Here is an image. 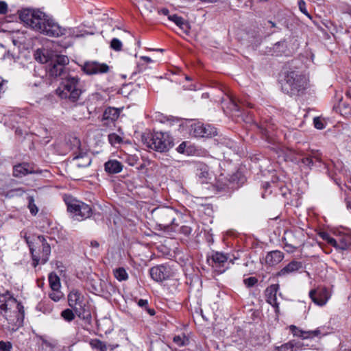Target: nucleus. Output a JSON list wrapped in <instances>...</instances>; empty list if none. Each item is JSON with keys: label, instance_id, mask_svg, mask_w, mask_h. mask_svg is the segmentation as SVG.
<instances>
[{"label": "nucleus", "instance_id": "f257e3e1", "mask_svg": "<svg viewBox=\"0 0 351 351\" xmlns=\"http://www.w3.org/2000/svg\"><path fill=\"white\" fill-rule=\"evenodd\" d=\"M24 319L23 306L10 291L0 293V324L11 331L22 326Z\"/></svg>", "mask_w": 351, "mask_h": 351}, {"label": "nucleus", "instance_id": "f03ea898", "mask_svg": "<svg viewBox=\"0 0 351 351\" xmlns=\"http://www.w3.org/2000/svg\"><path fill=\"white\" fill-rule=\"evenodd\" d=\"M20 19L27 26L45 36L60 37L65 33L64 27L40 10H23L20 13Z\"/></svg>", "mask_w": 351, "mask_h": 351}, {"label": "nucleus", "instance_id": "7ed1b4c3", "mask_svg": "<svg viewBox=\"0 0 351 351\" xmlns=\"http://www.w3.org/2000/svg\"><path fill=\"white\" fill-rule=\"evenodd\" d=\"M25 242L29 247L32 258V265L36 267L39 264L46 263L51 254L50 245L41 235H24Z\"/></svg>", "mask_w": 351, "mask_h": 351}, {"label": "nucleus", "instance_id": "20e7f679", "mask_svg": "<svg viewBox=\"0 0 351 351\" xmlns=\"http://www.w3.org/2000/svg\"><path fill=\"white\" fill-rule=\"evenodd\" d=\"M67 154H69L70 162L77 167L84 168L91 164L90 154L82 146L80 140L77 136H70L69 143H67Z\"/></svg>", "mask_w": 351, "mask_h": 351}, {"label": "nucleus", "instance_id": "39448f33", "mask_svg": "<svg viewBox=\"0 0 351 351\" xmlns=\"http://www.w3.org/2000/svg\"><path fill=\"white\" fill-rule=\"evenodd\" d=\"M308 77L298 71H289L285 75L282 84V90L284 93L295 95H298L308 87Z\"/></svg>", "mask_w": 351, "mask_h": 351}, {"label": "nucleus", "instance_id": "423d86ee", "mask_svg": "<svg viewBox=\"0 0 351 351\" xmlns=\"http://www.w3.org/2000/svg\"><path fill=\"white\" fill-rule=\"evenodd\" d=\"M83 297L77 290H72L67 296V302L71 308H67V322L77 316L81 319H88L90 315L84 309Z\"/></svg>", "mask_w": 351, "mask_h": 351}, {"label": "nucleus", "instance_id": "0eeeda50", "mask_svg": "<svg viewBox=\"0 0 351 351\" xmlns=\"http://www.w3.org/2000/svg\"><path fill=\"white\" fill-rule=\"evenodd\" d=\"M67 213L72 222H80L91 216L92 208L88 204L67 196Z\"/></svg>", "mask_w": 351, "mask_h": 351}, {"label": "nucleus", "instance_id": "6e6552de", "mask_svg": "<svg viewBox=\"0 0 351 351\" xmlns=\"http://www.w3.org/2000/svg\"><path fill=\"white\" fill-rule=\"evenodd\" d=\"M147 147L159 152L169 151L173 146V140L167 132H155L145 139Z\"/></svg>", "mask_w": 351, "mask_h": 351}, {"label": "nucleus", "instance_id": "1a4fd4ad", "mask_svg": "<svg viewBox=\"0 0 351 351\" xmlns=\"http://www.w3.org/2000/svg\"><path fill=\"white\" fill-rule=\"evenodd\" d=\"M67 92L70 93L69 95H67V106L69 105V108L84 104L81 97L83 91L78 78L67 76Z\"/></svg>", "mask_w": 351, "mask_h": 351}, {"label": "nucleus", "instance_id": "9d476101", "mask_svg": "<svg viewBox=\"0 0 351 351\" xmlns=\"http://www.w3.org/2000/svg\"><path fill=\"white\" fill-rule=\"evenodd\" d=\"M153 213L158 226L162 228L166 229L174 224L177 213L173 209L169 207L158 208Z\"/></svg>", "mask_w": 351, "mask_h": 351}, {"label": "nucleus", "instance_id": "9b49d317", "mask_svg": "<svg viewBox=\"0 0 351 351\" xmlns=\"http://www.w3.org/2000/svg\"><path fill=\"white\" fill-rule=\"evenodd\" d=\"M319 236L337 250H346L351 246V235L348 234H340L333 238L328 232H322L319 233Z\"/></svg>", "mask_w": 351, "mask_h": 351}, {"label": "nucleus", "instance_id": "f8f14e48", "mask_svg": "<svg viewBox=\"0 0 351 351\" xmlns=\"http://www.w3.org/2000/svg\"><path fill=\"white\" fill-rule=\"evenodd\" d=\"M191 132L195 137L210 138L217 134V130L209 124L195 123L191 126Z\"/></svg>", "mask_w": 351, "mask_h": 351}, {"label": "nucleus", "instance_id": "ddd939ff", "mask_svg": "<svg viewBox=\"0 0 351 351\" xmlns=\"http://www.w3.org/2000/svg\"><path fill=\"white\" fill-rule=\"evenodd\" d=\"M152 278L156 282H162L171 275L170 267L166 265H159L153 267L149 270Z\"/></svg>", "mask_w": 351, "mask_h": 351}, {"label": "nucleus", "instance_id": "4468645a", "mask_svg": "<svg viewBox=\"0 0 351 351\" xmlns=\"http://www.w3.org/2000/svg\"><path fill=\"white\" fill-rule=\"evenodd\" d=\"M109 69V66L106 63H99L96 61L86 62L82 67V70L88 75L106 73Z\"/></svg>", "mask_w": 351, "mask_h": 351}, {"label": "nucleus", "instance_id": "2eb2a0df", "mask_svg": "<svg viewBox=\"0 0 351 351\" xmlns=\"http://www.w3.org/2000/svg\"><path fill=\"white\" fill-rule=\"evenodd\" d=\"M290 330L294 336L301 337L304 339L320 337L321 336H324L326 334V332L323 331V328H317L313 330L304 331L299 329L295 326L291 325L290 326Z\"/></svg>", "mask_w": 351, "mask_h": 351}, {"label": "nucleus", "instance_id": "dca6fc26", "mask_svg": "<svg viewBox=\"0 0 351 351\" xmlns=\"http://www.w3.org/2000/svg\"><path fill=\"white\" fill-rule=\"evenodd\" d=\"M309 297L315 304L319 306H324L330 298V293L326 288L324 287L317 290H311Z\"/></svg>", "mask_w": 351, "mask_h": 351}, {"label": "nucleus", "instance_id": "f3484780", "mask_svg": "<svg viewBox=\"0 0 351 351\" xmlns=\"http://www.w3.org/2000/svg\"><path fill=\"white\" fill-rule=\"evenodd\" d=\"M65 69L64 56H56L55 58L51 60L49 71L51 75L58 77L64 75Z\"/></svg>", "mask_w": 351, "mask_h": 351}, {"label": "nucleus", "instance_id": "a211bd4d", "mask_svg": "<svg viewBox=\"0 0 351 351\" xmlns=\"http://www.w3.org/2000/svg\"><path fill=\"white\" fill-rule=\"evenodd\" d=\"M36 343L43 351H55L59 348L57 340L45 335H36Z\"/></svg>", "mask_w": 351, "mask_h": 351}, {"label": "nucleus", "instance_id": "6ab92c4d", "mask_svg": "<svg viewBox=\"0 0 351 351\" xmlns=\"http://www.w3.org/2000/svg\"><path fill=\"white\" fill-rule=\"evenodd\" d=\"M279 289L278 284H274L268 287L265 290L266 301L272 306L276 308L277 311L279 308V304L277 302V293Z\"/></svg>", "mask_w": 351, "mask_h": 351}, {"label": "nucleus", "instance_id": "aec40b11", "mask_svg": "<svg viewBox=\"0 0 351 351\" xmlns=\"http://www.w3.org/2000/svg\"><path fill=\"white\" fill-rule=\"evenodd\" d=\"M229 256L226 254L219 252H215L211 256L212 265L217 268L226 267ZM220 273L225 271V269H219Z\"/></svg>", "mask_w": 351, "mask_h": 351}, {"label": "nucleus", "instance_id": "412c9836", "mask_svg": "<svg viewBox=\"0 0 351 351\" xmlns=\"http://www.w3.org/2000/svg\"><path fill=\"white\" fill-rule=\"evenodd\" d=\"M41 171L34 170L27 163L20 164L14 167L13 175L15 177L25 176L29 173H40Z\"/></svg>", "mask_w": 351, "mask_h": 351}, {"label": "nucleus", "instance_id": "4be33fe9", "mask_svg": "<svg viewBox=\"0 0 351 351\" xmlns=\"http://www.w3.org/2000/svg\"><path fill=\"white\" fill-rule=\"evenodd\" d=\"M302 268V264L301 262L293 261L288 265L284 267L278 273V276H285L298 271L299 269Z\"/></svg>", "mask_w": 351, "mask_h": 351}, {"label": "nucleus", "instance_id": "5701e85b", "mask_svg": "<svg viewBox=\"0 0 351 351\" xmlns=\"http://www.w3.org/2000/svg\"><path fill=\"white\" fill-rule=\"evenodd\" d=\"M283 258L284 254L282 252L278 250H274L267 254L265 261L266 264L273 266L281 262Z\"/></svg>", "mask_w": 351, "mask_h": 351}, {"label": "nucleus", "instance_id": "b1692460", "mask_svg": "<svg viewBox=\"0 0 351 351\" xmlns=\"http://www.w3.org/2000/svg\"><path fill=\"white\" fill-rule=\"evenodd\" d=\"M104 169L110 174L118 173L122 171L123 165L117 160H109L105 162Z\"/></svg>", "mask_w": 351, "mask_h": 351}, {"label": "nucleus", "instance_id": "393cba45", "mask_svg": "<svg viewBox=\"0 0 351 351\" xmlns=\"http://www.w3.org/2000/svg\"><path fill=\"white\" fill-rule=\"evenodd\" d=\"M196 169L197 175L200 179H202V182L210 179V173L208 165L204 163L199 162L196 165Z\"/></svg>", "mask_w": 351, "mask_h": 351}, {"label": "nucleus", "instance_id": "a878e982", "mask_svg": "<svg viewBox=\"0 0 351 351\" xmlns=\"http://www.w3.org/2000/svg\"><path fill=\"white\" fill-rule=\"evenodd\" d=\"M169 19L175 23L184 32H187L190 29L189 23L182 17L179 16L177 14L169 15Z\"/></svg>", "mask_w": 351, "mask_h": 351}, {"label": "nucleus", "instance_id": "bb28decb", "mask_svg": "<svg viewBox=\"0 0 351 351\" xmlns=\"http://www.w3.org/2000/svg\"><path fill=\"white\" fill-rule=\"evenodd\" d=\"M120 114V110L118 108L109 107L106 108L103 114V120L114 121L118 119Z\"/></svg>", "mask_w": 351, "mask_h": 351}, {"label": "nucleus", "instance_id": "cd10ccee", "mask_svg": "<svg viewBox=\"0 0 351 351\" xmlns=\"http://www.w3.org/2000/svg\"><path fill=\"white\" fill-rule=\"evenodd\" d=\"M302 348V343L290 341L276 348L277 351H297Z\"/></svg>", "mask_w": 351, "mask_h": 351}, {"label": "nucleus", "instance_id": "c85d7f7f", "mask_svg": "<svg viewBox=\"0 0 351 351\" xmlns=\"http://www.w3.org/2000/svg\"><path fill=\"white\" fill-rule=\"evenodd\" d=\"M34 58L36 61L44 64L47 63L50 60L49 53L48 49H38L34 53Z\"/></svg>", "mask_w": 351, "mask_h": 351}, {"label": "nucleus", "instance_id": "c756f323", "mask_svg": "<svg viewBox=\"0 0 351 351\" xmlns=\"http://www.w3.org/2000/svg\"><path fill=\"white\" fill-rule=\"evenodd\" d=\"M89 343L93 348L99 351H112L113 350L111 346H108L105 342L97 339H91Z\"/></svg>", "mask_w": 351, "mask_h": 351}, {"label": "nucleus", "instance_id": "7c9ffc66", "mask_svg": "<svg viewBox=\"0 0 351 351\" xmlns=\"http://www.w3.org/2000/svg\"><path fill=\"white\" fill-rule=\"evenodd\" d=\"M68 36L71 38H80L88 34H93V33H89L86 30L81 28V27L70 28L67 30Z\"/></svg>", "mask_w": 351, "mask_h": 351}, {"label": "nucleus", "instance_id": "2f4dec72", "mask_svg": "<svg viewBox=\"0 0 351 351\" xmlns=\"http://www.w3.org/2000/svg\"><path fill=\"white\" fill-rule=\"evenodd\" d=\"M173 341L176 346L179 347L186 346L189 345L190 342L189 337L184 333L178 335H175L173 337Z\"/></svg>", "mask_w": 351, "mask_h": 351}, {"label": "nucleus", "instance_id": "473e14b6", "mask_svg": "<svg viewBox=\"0 0 351 351\" xmlns=\"http://www.w3.org/2000/svg\"><path fill=\"white\" fill-rule=\"evenodd\" d=\"M49 282L51 290H57L60 288V281L59 277L55 273H51L49 275Z\"/></svg>", "mask_w": 351, "mask_h": 351}, {"label": "nucleus", "instance_id": "72a5a7b5", "mask_svg": "<svg viewBox=\"0 0 351 351\" xmlns=\"http://www.w3.org/2000/svg\"><path fill=\"white\" fill-rule=\"evenodd\" d=\"M313 158H315V160L318 162H321V158L319 156V153H315L313 154V156H306L304 157L301 159V162L306 167H307L309 169H311L312 166L313 165Z\"/></svg>", "mask_w": 351, "mask_h": 351}, {"label": "nucleus", "instance_id": "f704fd0d", "mask_svg": "<svg viewBox=\"0 0 351 351\" xmlns=\"http://www.w3.org/2000/svg\"><path fill=\"white\" fill-rule=\"evenodd\" d=\"M25 192V190H23L22 188H16L11 189L8 192L2 191L1 193L6 197L12 198L16 196H21Z\"/></svg>", "mask_w": 351, "mask_h": 351}, {"label": "nucleus", "instance_id": "c9c22d12", "mask_svg": "<svg viewBox=\"0 0 351 351\" xmlns=\"http://www.w3.org/2000/svg\"><path fill=\"white\" fill-rule=\"evenodd\" d=\"M287 48L286 42L285 40L277 42L273 47L274 53L276 56H280L285 52Z\"/></svg>", "mask_w": 351, "mask_h": 351}, {"label": "nucleus", "instance_id": "e433bc0d", "mask_svg": "<svg viewBox=\"0 0 351 351\" xmlns=\"http://www.w3.org/2000/svg\"><path fill=\"white\" fill-rule=\"evenodd\" d=\"M115 278L119 280H126L128 278V275L126 270L123 267H119L114 271Z\"/></svg>", "mask_w": 351, "mask_h": 351}, {"label": "nucleus", "instance_id": "4c0bfd02", "mask_svg": "<svg viewBox=\"0 0 351 351\" xmlns=\"http://www.w3.org/2000/svg\"><path fill=\"white\" fill-rule=\"evenodd\" d=\"M240 104H242L240 100H237L235 97H232L230 98L228 108L232 112H239L241 110Z\"/></svg>", "mask_w": 351, "mask_h": 351}, {"label": "nucleus", "instance_id": "58836bf2", "mask_svg": "<svg viewBox=\"0 0 351 351\" xmlns=\"http://www.w3.org/2000/svg\"><path fill=\"white\" fill-rule=\"evenodd\" d=\"M219 143L230 149H234L236 148L235 142L226 137L220 138V141L219 142Z\"/></svg>", "mask_w": 351, "mask_h": 351}, {"label": "nucleus", "instance_id": "ea45409f", "mask_svg": "<svg viewBox=\"0 0 351 351\" xmlns=\"http://www.w3.org/2000/svg\"><path fill=\"white\" fill-rule=\"evenodd\" d=\"M28 208L30 210V213L36 215L38 211V208H37L36 205L34 203V199L32 196L28 197Z\"/></svg>", "mask_w": 351, "mask_h": 351}, {"label": "nucleus", "instance_id": "a19ab883", "mask_svg": "<svg viewBox=\"0 0 351 351\" xmlns=\"http://www.w3.org/2000/svg\"><path fill=\"white\" fill-rule=\"evenodd\" d=\"M110 47L114 51H119L122 48V43L118 38H113L110 42Z\"/></svg>", "mask_w": 351, "mask_h": 351}, {"label": "nucleus", "instance_id": "79ce46f5", "mask_svg": "<svg viewBox=\"0 0 351 351\" xmlns=\"http://www.w3.org/2000/svg\"><path fill=\"white\" fill-rule=\"evenodd\" d=\"M49 297L53 301L58 302L63 297V293L59 289L51 290V292L49 293Z\"/></svg>", "mask_w": 351, "mask_h": 351}, {"label": "nucleus", "instance_id": "37998d69", "mask_svg": "<svg viewBox=\"0 0 351 351\" xmlns=\"http://www.w3.org/2000/svg\"><path fill=\"white\" fill-rule=\"evenodd\" d=\"M66 90V84L62 82L60 86L56 88V93L62 99L66 98V93H64Z\"/></svg>", "mask_w": 351, "mask_h": 351}, {"label": "nucleus", "instance_id": "c03bdc74", "mask_svg": "<svg viewBox=\"0 0 351 351\" xmlns=\"http://www.w3.org/2000/svg\"><path fill=\"white\" fill-rule=\"evenodd\" d=\"M108 140L111 145H114L116 144L120 143L122 139L119 135L113 133V134H110L108 136Z\"/></svg>", "mask_w": 351, "mask_h": 351}, {"label": "nucleus", "instance_id": "a18cd8bd", "mask_svg": "<svg viewBox=\"0 0 351 351\" xmlns=\"http://www.w3.org/2000/svg\"><path fill=\"white\" fill-rule=\"evenodd\" d=\"M12 345L9 341H0V351H12Z\"/></svg>", "mask_w": 351, "mask_h": 351}, {"label": "nucleus", "instance_id": "49530a36", "mask_svg": "<svg viewBox=\"0 0 351 351\" xmlns=\"http://www.w3.org/2000/svg\"><path fill=\"white\" fill-rule=\"evenodd\" d=\"M298 7L301 12H302L304 14H305L308 18H311V15L308 12L306 7V3L303 0H300L298 1Z\"/></svg>", "mask_w": 351, "mask_h": 351}, {"label": "nucleus", "instance_id": "de8ad7c7", "mask_svg": "<svg viewBox=\"0 0 351 351\" xmlns=\"http://www.w3.org/2000/svg\"><path fill=\"white\" fill-rule=\"evenodd\" d=\"M243 282H244V284L247 287H252L254 286L258 282V280L255 277H249L247 278L244 279Z\"/></svg>", "mask_w": 351, "mask_h": 351}, {"label": "nucleus", "instance_id": "09e8293b", "mask_svg": "<svg viewBox=\"0 0 351 351\" xmlns=\"http://www.w3.org/2000/svg\"><path fill=\"white\" fill-rule=\"evenodd\" d=\"M313 123L315 128H316L318 130H322L325 128L323 121L319 117H315L314 119Z\"/></svg>", "mask_w": 351, "mask_h": 351}, {"label": "nucleus", "instance_id": "8fccbe9b", "mask_svg": "<svg viewBox=\"0 0 351 351\" xmlns=\"http://www.w3.org/2000/svg\"><path fill=\"white\" fill-rule=\"evenodd\" d=\"M138 160V158L136 156H128L126 161L130 166H134L137 164Z\"/></svg>", "mask_w": 351, "mask_h": 351}, {"label": "nucleus", "instance_id": "3c124183", "mask_svg": "<svg viewBox=\"0 0 351 351\" xmlns=\"http://www.w3.org/2000/svg\"><path fill=\"white\" fill-rule=\"evenodd\" d=\"M192 232V228L189 226H182L180 228V232L183 234L188 236Z\"/></svg>", "mask_w": 351, "mask_h": 351}, {"label": "nucleus", "instance_id": "603ef678", "mask_svg": "<svg viewBox=\"0 0 351 351\" xmlns=\"http://www.w3.org/2000/svg\"><path fill=\"white\" fill-rule=\"evenodd\" d=\"M8 12V5L5 1H0V14H5Z\"/></svg>", "mask_w": 351, "mask_h": 351}, {"label": "nucleus", "instance_id": "864d4df0", "mask_svg": "<svg viewBox=\"0 0 351 351\" xmlns=\"http://www.w3.org/2000/svg\"><path fill=\"white\" fill-rule=\"evenodd\" d=\"M186 147V143L184 141L179 145V146L177 147L176 150L178 151V152H179L180 154H184Z\"/></svg>", "mask_w": 351, "mask_h": 351}, {"label": "nucleus", "instance_id": "5fc2aeb1", "mask_svg": "<svg viewBox=\"0 0 351 351\" xmlns=\"http://www.w3.org/2000/svg\"><path fill=\"white\" fill-rule=\"evenodd\" d=\"M138 305L142 308H147L148 306V301L147 300L140 299L138 301Z\"/></svg>", "mask_w": 351, "mask_h": 351}, {"label": "nucleus", "instance_id": "6e6d98bb", "mask_svg": "<svg viewBox=\"0 0 351 351\" xmlns=\"http://www.w3.org/2000/svg\"><path fill=\"white\" fill-rule=\"evenodd\" d=\"M160 12L161 14H162L163 15H165V16H167L169 17V16L170 15L169 14V10L166 9V8H163L162 9Z\"/></svg>", "mask_w": 351, "mask_h": 351}, {"label": "nucleus", "instance_id": "4d7b16f0", "mask_svg": "<svg viewBox=\"0 0 351 351\" xmlns=\"http://www.w3.org/2000/svg\"><path fill=\"white\" fill-rule=\"evenodd\" d=\"M141 60L145 61L147 63H149V62H152V60L149 58V57H147V56H141L140 58Z\"/></svg>", "mask_w": 351, "mask_h": 351}, {"label": "nucleus", "instance_id": "13d9d810", "mask_svg": "<svg viewBox=\"0 0 351 351\" xmlns=\"http://www.w3.org/2000/svg\"><path fill=\"white\" fill-rule=\"evenodd\" d=\"M90 246L93 247L97 248V247H99V243L97 241H92L90 242Z\"/></svg>", "mask_w": 351, "mask_h": 351}, {"label": "nucleus", "instance_id": "bf43d9fd", "mask_svg": "<svg viewBox=\"0 0 351 351\" xmlns=\"http://www.w3.org/2000/svg\"><path fill=\"white\" fill-rule=\"evenodd\" d=\"M145 310H147V311L150 315H154L155 314V311L154 309L147 307V308H145Z\"/></svg>", "mask_w": 351, "mask_h": 351}, {"label": "nucleus", "instance_id": "052dcab7", "mask_svg": "<svg viewBox=\"0 0 351 351\" xmlns=\"http://www.w3.org/2000/svg\"><path fill=\"white\" fill-rule=\"evenodd\" d=\"M61 316L63 317L64 319H66V309L63 310L61 312Z\"/></svg>", "mask_w": 351, "mask_h": 351}, {"label": "nucleus", "instance_id": "680f3d73", "mask_svg": "<svg viewBox=\"0 0 351 351\" xmlns=\"http://www.w3.org/2000/svg\"><path fill=\"white\" fill-rule=\"evenodd\" d=\"M201 1L206 2V3H214L216 2L217 0H200Z\"/></svg>", "mask_w": 351, "mask_h": 351}, {"label": "nucleus", "instance_id": "e2e57ef3", "mask_svg": "<svg viewBox=\"0 0 351 351\" xmlns=\"http://www.w3.org/2000/svg\"><path fill=\"white\" fill-rule=\"evenodd\" d=\"M268 23L271 25V27H276V25L274 22L269 21Z\"/></svg>", "mask_w": 351, "mask_h": 351}, {"label": "nucleus", "instance_id": "0e129e2a", "mask_svg": "<svg viewBox=\"0 0 351 351\" xmlns=\"http://www.w3.org/2000/svg\"><path fill=\"white\" fill-rule=\"evenodd\" d=\"M347 207H348V208L351 209V202H348V204H347Z\"/></svg>", "mask_w": 351, "mask_h": 351}, {"label": "nucleus", "instance_id": "69168bd1", "mask_svg": "<svg viewBox=\"0 0 351 351\" xmlns=\"http://www.w3.org/2000/svg\"><path fill=\"white\" fill-rule=\"evenodd\" d=\"M62 199L64 202H66V195H62Z\"/></svg>", "mask_w": 351, "mask_h": 351}, {"label": "nucleus", "instance_id": "338daca9", "mask_svg": "<svg viewBox=\"0 0 351 351\" xmlns=\"http://www.w3.org/2000/svg\"><path fill=\"white\" fill-rule=\"evenodd\" d=\"M287 247H291V249H295V247L292 246L291 245H288Z\"/></svg>", "mask_w": 351, "mask_h": 351}, {"label": "nucleus", "instance_id": "774afa93", "mask_svg": "<svg viewBox=\"0 0 351 351\" xmlns=\"http://www.w3.org/2000/svg\"><path fill=\"white\" fill-rule=\"evenodd\" d=\"M104 285L106 287H107L109 285L106 282H104Z\"/></svg>", "mask_w": 351, "mask_h": 351}]
</instances>
